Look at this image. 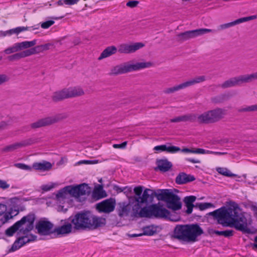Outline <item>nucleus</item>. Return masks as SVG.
I'll return each mask as SVG.
<instances>
[{"mask_svg": "<svg viewBox=\"0 0 257 257\" xmlns=\"http://www.w3.org/2000/svg\"><path fill=\"white\" fill-rule=\"evenodd\" d=\"M208 214L213 216L223 226L234 227L243 233H251L248 227L247 219L241 213V209L234 201H231L228 207H221Z\"/></svg>", "mask_w": 257, "mask_h": 257, "instance_id": "nucleus-1", "label": "nucleus"}, {"mask_svg": "<svg viewBox=\"0 0 257 257\" xmlns=\"http://www.w3.org/2000/svg\"><path fill=\"white\" fill-rule=\"evenodd\" d=\"M141 203L137 202V204L133 207V214L135 217L165 218L173 221H177L178 219L173 218L171 212L163 207V205L153 204L148 206L141 208Z\"/></svg>", "mask_w": 257, "mask_h": 257, "instance_id": "nucleus-2", "label": "nucleus"}, {"mask_svg": "<svg viewBox=\"0 0 257 257\" xmlns=\"http://www.w3.org/2000/svg\"><path fill=\"white\" fill-rule=\"evenodd\" d=\"M71 222L76 229H95L104 226L106 219L95 216L90 211H80L72 217Z\"/></svg>", "mask_w": 257, "mask_h": 257, "instance_id": "nucleus-3", "label": "nucleus"}, {"mask_svg": "<svg viewBox=\"0 0 257 257\" xmlns=\"http://www.w3.org/2000/svg\"><path fill=\"white\" fill-rule=\"evenodd\" d=\"M203 233V229L197 223L178 224L174 229L173 237L178 240L195 242Z\"/></svg>", "mask_w": 257, "mask_h": 257, "instance_id": "nucleus-4", "label": "nucleus"}, {"mask_svg": "<svg viewBox=\"0 0 257 257\" xmlns=\"http://www.w3.org/2000/svg\"><path fill=\"white\" fill-rule=\"evenodd\" d=\"M36 219L34 213H30L23 216L21 220L15 222L5 231L7 236H12L17 232L19 234L27 235L34 227V222Z\"/></svg>", "mask_w": 257, "mask_h": 257, "instance_id": "nucleus-5", "label": "nucleus"}, {"mask_svg": "<svg viewBox=\"0 0 257 257\" xmlns=\"http://www.w3.org/2000/svg\"><path fill=\"white\" fill-rule=\"evenodd\" d=\"M153 65L151 62H141L135 64L125 63L118 65L112 68L110 72V75H117L124 74L130 72L137 71L146 68H149Z\"/></svg>", "mask_w": 257, "mask_h": 257, "instance_id": "nucleus-6", "label": "nucleus"}, {"mask_svg": "<svg viewBox=\"0 0 257 257\" xmlns=\"http://www.w3.org/2000/svg\"><path fill=\"white\" fill-rule=\"evenodd\" d=\"M158 200L166 202L167 207L174 211L180 210L182 207V203L178 195L170 191L169 189H159Z\"/></svg>", "mask_w": 257, "mask_h": 257, "instance_id": "nucleus-7", "label": "nucleus"}, {"mask_svg": "<svg viewBox=\"0 0 257 257\" xmlns=\"http://www.w3.org/2000/svg\"><path fill=\"white\" fill-rule=\"evenodd\" d=\"M67 117L68 114L66 113H60L55 115L43 118L31 123L30 126H26V131H30V128L32 129H37L42 127L50 125L62 120Z\"/></svg>", "mask_w": 257, "mask_h": 257, "instance_id": "nucleus-8", "label": "nucleus"}, {"mask_svg": "<svg viewBox=\"0 0 257 257\" xmlns=\"http://www.w3.org/2000/svg\"><path fill=\"white\" fill-rule=\"evenodd\" d=\"M205 77L204 76H198L195 78H193L192 79L189 80L187 81L181 83L179 85L174 86L172 87L166 88L163 90V92L165 94L173 93L181 89H183L190 86L194 85L197 83L203 82L204 81H205Z\"/></svg>", "mask_w": 257, "mask_h": 257, "instance_id": "nucleus-9", "label": "nucleus"}, {"mask_svg": "<svg viewBox=\"0 0 257 257\" xmlns=\"http://www.w3.org/2000/svg\"><path fill=\"white\" fill-rule=\"evenodd\" d=\"M211 31V29H199L180 33L177 35V37L178 41L184 42Z\"/></svg>", "mask_w": 257, "mask_h": 257, "instance_id": "nucleus-10", "label": "nucleus"}, {"mask_svg": "<svg viewBox=\"0 0 257 257\" xmlns=\"http://www.w3.org/2000/svg\"><path fill=\"white\" fill-rule=\"evenodd\" d=\"M160 194V192H159V189L157 190V192H155L153 190L150 189H146L142 194L141 197H136V201L139 203H146L152 202L155 197H156L158 200L159 198V194Z\"/></svg>", "mask_w": 257, "mask_h": 257, "instance_id": "nucleus-11", "label": "nucleus"}, {"mask_svg": "<svg viewBox=\"0 0 257 257\" xmlns=\"http://www.w3.org/2000/svg\"><path fill=\"white\" fill-rule=\"evenodd\" d=\"M36 238L37 236L33 234H30V235L28 234L27 235H24L22 236H19L13 244L10 251H16L26 243L35 241Z\"/></svg>", "mask_w": 257, "mask_h": 257, "instance_id": "nucleus-12", "label": "nucleus"}, {"mask_svg": "<svg viewBox=\"0 0 257 257\" xmlns=\"http://www.w3.org/2000/svg\"><path fill=\"white\" fill-rule=\"evenodd\" d=\"M53 227V223L48 220H39L36 225L38 232L44 235L54 233Z\"/></svg>", "mask_w": 257, "mask_h": 257, "instance_id": "nucleus-13", "label": "nucleus"}, {"mask_svg": "<svg viewBox=\"0 0 257 257\" xmlns=\"http://www.w3.org/2000/svg\"><path fill=\"white\" fill-rule=\"evenodd\" d=\"M145 45L143 43L140 42L132 44H122L118 46V51L120 53H132L142 48Z\"/></svg>", "mask_w": 257, "mask_h": 257, "instance_id": "nucleus-14", "label": "nucleus"}, {"mask_svg": "<svg viewBox=\"0 0 257 257\" xmlns=\"http://www.w3.org/2000/svg\"><path fill=\"white\" fill-rule=\"evenodd\" d=\"M115 201L110 198L105 200L97 204L96 208L100 212L109 213L114 209Z\"/></svg>", "mask_w": 257, "mask_h": 257, "instance_id": "nucleus-15", "label": "nucleus"}, {"mask_svg": "<svg viewBox=\"0 0 257 257\" xmlns=\"http://www.w3.org/2000/svg\"><path fill=\"white\" fill-rule=\"evenodd\" d=\"M195 177L191 174L184 172L179 173L176 177L175 182L177 184L182 185L188 183L195 180Z\"/></svg>", "mask_w": 257, "mask_h": 257, "instance_id": "nucleus-16", "label": "nucleus"}, {"mask_svg": "<svg viewBox=\"0 0 257 257\" xmlns=\"http://www.w3.org/2000/svg\"><path fill=\"white\" fill-rule=\"evenodd\" d=\"M210 111L213 123L218 122L223 118L226 113L225 110L221 108H216L210 110Z\"/></svg>", "mask_w": 257, "mask_h": 257, "instance_id": "nucleus-17", "label": "nucleus"}, {"mask_svg": "<svg viewBox=\"0 0 257 257\" xmlns=\"http://www.w3.org/2000/svg\"><path fill=\"white\" fill-rule=\"evenodd\" d=\"M67 88L56 91L53 93L52 99L54 102H59L69 98Z\"/></svg>", "mask_w": 257, "mask_h": 257, "instance_id": "nucleus-18", "label": "nucleus"}, {"mask_svg": "<svg viewBox=\"0 0 257 257\" xmlns=\"http://www.w3.org/2000/svg\"><path fill=\"white\" fill-rule=\"evenodd\" d=\"M240 81L239 76H235L231 77L228 80L225 81L220 85V87L222 88L225 89L230 87H234L236 86L240 85Z\"/></svg>", "mask_w": 257, "mask_h": 257, "instance_id": "nucleus-19", "label": "nucleus"}, {"mask_svg": "<svg viewBox=\"0 0 257 257\" xmlns=\"http://www.w3.org/2000/svg\"><path fill=\"white\" fill-rule=\"evenodd\" d=\"M72 224L69 222L65 223L64 225L55 228L53 230L54 233H56L57 236L61 234H68L72 231Z\"/></svg>", "mask_w": 257, "mask_h": 257, "instance_id": "nucleus-20", "label": "nucleus"}, {"mask_svg": "<svg viewBox=\"0 0 257 257\" xmlns=\"http://www.w3.org/2000/svg\"><path fill=\"white\" fill-rule=\"evenodd\" d=\"M196 200V197L193 195L187 196L184 197L183 201L185 206L187 208L186 212L188 214H190L192 212L193 207H195V205L193 203Z\"/></svg>", "mask_w": 257, "mask_h": 257, "instance_id": "nucleus-21", "label": "nucleus"}, {"mask_svg": "<svg viewBox=\"0 0 257 257\" xmlns=\"http://www.w3.org/2000/svg\"><path fill=\"white\" fill-rule=\"evenodd\" d=\"M157 167L155 170L159 169L161 172H166L168 171L172 167V163L167 159L159 160L157 161Z\"/></svg>", "mask_w": 257, "mask_h": 257, "instance_id": "nucleus-22", "label": "nucleus"}, {"mask_svg": "<svg viewBox=\"0 0 257 257\" xmlns=\"http://www.w3.org/2000/svg\"><path fill=\"white\" fill-rule=\"evenodd\" d=\"M32 168L36 170L46 171L50 170L52 168V165L50 162L43 161L42 162L34 163Z\"/></svg>", "mask_w": 257, "mask_h": 257, "instance_id": "nucleus-23", "label": "nucleus"}, {"mask_svg": "<svg viewBox=\"0 0 257 257\" xmlns=\"http://www.w3.org/2000/svg\"><path fill=\"white\" fill-rule=\"evenodd\" d=\"M11 211L14 210L16 213L14 214L16 216L20 212V210L23 211L24 210V206H21V200L17 197H14L11 199Z\"/></svg>", "mask_w": 257, "mask_h": 257, "instance_id": "nucleus-24", "label": "nucleus"}, {"mask_svg": "<svg viewBox=\"0 0 257 257\" xmlns=\"http://www.w3.org/2000/svg\"><path fill=\"white\" fill-rule=\"evenodd\" d=\"M131 209V205L126 202L119 203V207L117 208L118 214L120 217L127 216Z\"/></svg>", "mask_w": 257, "mask_h": 257, "instance_id": "nucleus-25", "label": "nucleus"}, {"mask_svg": "<svg viewBox=\"0 0 257 257\" xmlns=\"http://www.w3.org/2000/svg\"><path fill=\"white\" fill-rule=\"evenodd\" d=\"M106 192L103 189L102 185H98L92 191V196L95 200H99L106 196Z\"/></svg>", "mask_w": 257, "mask_h": 257, "instance_id": "nucleus-26", "label": "nucleus"}, {"mask_svg": "<svg viewBox=\"0 0 257 257\" xmlns=\"http://www.w3.org/2000/svg\"><path fill=\"white\" fill-rule=\"evenodd\" d=\"M197 120L199 123L209 124L213 123V119L211 117L210 110L204 112L197 117Z\"/></svg>", "mask_w": 257, "mask_h": 257, "instance_id": "nucleus-27", "label": "nucleus"}, {"mask_svg": "<svg viewBox=\"0 0 257 257\" xmlns=\"http://www.w3.org/2000/svg\"><path fill=\"white\" fill-rule=\"evenodd\" d=\"M117 51L116 47L114 46H111L106 48L101 53L98 57V60H101L114 54Z\"/></svg>", "mask_w": 257, "mask_h": 257, "instance_id": "nucleus-28", "label": "nucleus"}, {"mask_svg": "<svg viewBox=\"0 0 257 257\" xmlns=\"http://www.w3.org/2000/svg\"><path fill=\"white\" fill-rule=\"evenodd\" d=\"M69 98L80 96L84 94L82 89L80 88H67Z\"/></svg>", "mask_w": 257, "mask_h": 257, "instance_id": "nucleus-29", "label": "nucleus"}, {"mask_svg": "<svg viewBox=\"0 0 257 257\" xmlns=\"http://www.w3.org/2000/svg\"><path fill=\"white\" fill-rule=\"evenodd\" d=\"M195 117V116L193 114L184 115L174 118L171 120V121L172 122L187 121H193Z\"/></svg>", "mask_w": 257, "mask_h": 257, "instance_id": "nucleus-30", "label": "nucleus"}, {"mask_svg": "<svg viewBox=\"0 0 257 257\" xmlns=\"http://www.w3.org/2000/svg\"><path fill=\"white\" fill-rule=\"evenodd\" d=\"M209 234H215L217 235H223L226 237H229L233 235V230H225L223 231H219L214 229H209Z\"/></svg>", "mask_w": 257, "mask_h": 257, "instance_id": "nucleus-31", "label": "nucleus"}, {"mask_svg": "<svg viewBox=\"0 0 257 257\" xmlns=\"http://www.w3.org/2000/svg\"><path fill=\"white\" fill-rule=\"evenodd\" d=\"M79 196L89 195L91 192V188L86 183L77 185Z\"/></svg>", "mask_w": 257, "mask_h": 257, "instance_id": "nucleus-32", "label": "nucleus"}, {"mask_svg": "<svg viewBox=\"0 0 257 257\" xmlns=\"http://www.w3.org/2000/svg\"><path fill=\"white\" fill-rule=\"evenodd\" d=\"M28 57L26 50L23 51L15 53L8 56V59L10 61L19 60L22 58Z\"/></svg>", "mask_w": 257, "mask_h": 257, "instance_id": "nucleus-33", "label": "nucleus"}, {"mask_svg": "<svg viewBox=\"0 0 257 257\" xmlns=\"http://www.w3.org/2000/svg\"><path fill=\"white\" fill-rule=\"evenodd\" d=\"M37 40H34L31 41H24L20 43H17L18 48L20 51L25 49H28L33 47L36 44Z\"/></svg>", "mask_w": 257, "mask_h": 257, "instance_id": "nucleus-34", "label": "nucleus"}, {"mask_svg": "<svg viewBox=\"0 0 257 257\" xmlns=\"http://www.w3.org/2000/svg\"><path fill=\"white\" fill-rule=\"evenodd\" d=\"M228 96L225 94H221L211 98V101L214 104L221 103L228 99Z\"/></svg>", "mask_w": 257, "mask_h": 257, "instance_id": "nucleus-35", "label": "nucleus"}, {"mask_svg": "<svg viewBox=\"0 0 257 257\" xmlns=\"http://www.w3.org/2000/svg\"><path fill=\"white\" fill-rule=\"evenodd\" d=\"M237 111L239 112L256 111H257V104L240 107L237 109Z\"/></svg>", "mask_w": 257, "mask_h": 257, "instance_id": "nucleus-36", "label": "nucleus"}, {"mask_svg": "<svg viewBox=\"0 0 257 257\" xmlns=\"http://www.w3.org/2000/svg\"><path fill=\"white\" fill-rule=\"evenodd\" d=\"M65 188L67 190V193L69 194L74 197H79L77 185L75 186H67L65 187Z\"/></svg>", "mask_w": 257, "mask_h": 257, "instance_id": "nucleus-37", "label": "nucleus"}, {"mask_svg": "<svg viewBox=\"0 0 257 257\" xmlns=\"http://www.w3.org/2000/svg\"><path fill=\"white\" fill-rule=\"evenodd\" d=\"M181 149L177 146L165 144V152L170 154H175L180 151Z\"/></svg>", "mask_w": 257, "mask_h": 257, "instance_id": "nucleus-38", "label": "nucleus"}, {"mask_svg": "<svg viewBox=\"0 0 257 257\" xmlns=\"http://www.w3.org/2000/svg\"><path fill=\"white\" fill-rule=\"evenodd\" d=\"M37 139L35 138H29L19 142L20 148L31 146L37 142Z\"/></svg>", "mask_w": 257, "mask_h": 257, "instance_id": "nucleus-39", "label": "nucleus"}, {"mask_svg": "<svg viewBox=\"0 0 257 257\" xmlns=\"http://www.w3.org/2000/svg\"><path fill=\"white\" fill-rule=\"evenodd\" d=\"M20 148V146L19 143H17L5 147L2 149V151L3 153L10 152L14 151Z\"/></svg>", "mask_w": 257, "mask_h": 257, "instance_id": "nucleus-40", "label": "nucleus"}, {"mask_svg": "<svg viewBox=\"0 0 257 257\" xmlns=\"http://www.w3.org/2000/svg\"><path fill=\"white\" fill-rule=\"evenodd\" d=\"M28 56L43 52L41 45H38L34 47L26 50Z\"/></svg>", "mask_w": 257, "mask_h": 257, "instance_id": "nucleus-41", "label": "nucleus"}, {"mask_svg": "<svg viewBox=\"0 0 257 257\" xmlns=\"http://www.w3.org/2000/svg\"><path fill=\"white\" fill-rule=\"evenodd\" d=\"M214 207V205L212 203L209 202L197 203L195 205V207H198L201 211H203L207 208Z\"/></svg>", "mask_w": 257, "mask_h": 257, "instance_id": "nucleus-42", "label": "nucleus"}, {"mask_svg": "<svg viewBox=\"0 0 257 257\" xmlns=\"http://www.w3.org/2000/svg\"><path fill=\"white\" fill-rule=\"evenodd\" d=\"M156 233V230L154 227L151 226H148L143 228V232L142 233L143 235H149L151 236L154 235Z\"/></svg>", "mask_w": 257, "mask_h": 257, "instance_id": "nucleus-43", "label": "nucleus"}, {"mask_svg": "<svg viewBox=\"0 0 257 257\" xmlns=\"http://www.w3.org/2000/svg\"><path fill=\"white\" fill-rule=\"evenodd\" d=\"M18 51H20V50L18 48L17 43H16L13 46L6 49L4 51V52L6 54H10L11 53H15Z\"/></svg>", "mask_w": 257, "mask_h": 257, "instance_id": "nucleus-44", "label": "nucleus"}, {"mask_svg": "<svg viewBox=\"0 0 257 257\" xmlns=\"http://www.w3.org/2000/svg\"><path fill=\"white\" fill-rule=\"evenodd\" d=\"M12 212L6 211L4 214H3V216L1 219V220L3 222V223H5L8 222L10 219L13 218L15 215H12Z\"/></svg>", "mask_w": 257, "mask_h": 257, "instance_id": "nucleus-45", "label": "nucleus"}, {"mask_svg": "<svg viewBox=\"0 0 257 257\" xmlns=\"http://www.w3.org/2000/svg\"><path fill=\"white\" fill-rule=\"evenodd\" d=\"M14 166L15 167H16V168H18L19 169L24 170L31 171L32 169V167H31L29 165H26L25 164H23V163H16L14 165Z\"/></svg>", "mask_w": 257, "mask_h": 257, "instance_id": "nucleus-46", "label": "nucleus"}, {"mask_svg": "<svg viewBox=\"0 0 257 257\" xmlns=\"http://www.w3.org/2000/svg\"><path fill=\"white\" fill-rule=\"evenodd\" d=\"M217 171L219 174H222L226 177H230L234 176V174L231 173L230 171L226 169L219 168L217 169Z\"/></svg>", "mask_w": 257, "mask_h": 257, "instance_id": "nucleus-47", "label": "nucleus"}, {"mask_svg": "<svg viewBox=\"0 0 257 257\" xmlns=\"http://www.w3.org/2000/svg\"><path fill=\"white\" fill-rule=\"evenodd\" d=\"M29 29L28 27H18L14 29H11L12 30V35L14 34H18L20 33L27 31Z\"/></svg>", "mask_w": 257, "mask_h": 257, "instance_id": "nucleus-48", "label": "nucleus"}, {"mask_svg": "<svg viewBox=\"0 0 257 257\" xmlns=\"http://www.w3.org/2000/svg\"><path fill=\"white\" fill-rule=\"evenodd\" d=\"M241 85L243 83L251 82V80L248 74L239 75Z\"/></svg>", "mask_w": 257, "mask_h": 257, "instance_id": "nucleus-49", "label": "nucleus"}, {"mask_svg": "<svg viewBox=\"0 0 257 257\" xmlns=\"http://www.w3.org/2000/svg\"><path fill=\"white\" fill-rule=\"evenodd\" d=\"M67 194H68V193H67V190L65 188V187L58 191L56 194V197L58 198H65Z\"/></svg>", "mask_w": 257, "mask_h": 257, "instance_id": "nucleus-50", "label": "nucleus"}, {"mask_svg": "<svg viewBox=\"0 0 257 257\" xmlns=\"http://www.w3.org/2000/svg\"><path fill=\"white\" fill-rule=\"evenodd\" d=\"M144 187L141 186L136 187L134 189V192L136 195V197H141L143 191Z\"/></svg>", "mask_w": 257, "mask_h": 257, "instance_id": "nucleus-51", "label": "nucleus"}, {"mask_svg": "<svg viewBox=\"0 0 257 257\" xmlns=\"http://www.w3.org/2000/svg\"><path fill=\"white\" fill-rule=\"evenodd\" d=\"M55 22L53 20H49L46 22H44L41 24V27L43 29H48L52 25L54 24Z\"/></svg>", "mask_w": 257, "mask_h": 257, "instance_id": "nucleus-52", "label": "nucleus"}, {"mask_svg": "<svg viewBox=\"0 0 257 257\" xmlns=\"http://www.w3.org/2000/svg\"><path fill=\"white\" fill-rule=\"evenodd\" d=\"M98 160H81L78 162L79 164H95L98 163Z\"/></svg>", "mask_w": 257, "mask_h": 257, "instance_id": "nucleus-53", "label": "nucleus"}, {"mask_svg": "<svg viewBox=\"0 0 257 257\" xmlns=\"http://www.w3.org/2000/svg\"><path fill=\"white\" fill-rule=\"evenodd\" d=\"M165 145L157 146L154 148L153 150L154 151H156V153H161L165 152Z\"/></svg>", "mask_w": 257, "mask_h": 257, "instance_id": "nucleus-54", "label": "nucleus"}, {"mask_svg": "<svg viewBox=\"0 0 257 257\" xmlns=\"http://www.w3.org/2000/svg\"><path fill=\"white\" fill-rule=\"evenodd\" d=\"M10 78L6 74H0V85L8 82Z\"/></svg>", "mask_w": 257, "mask_h": 257, "instance_id": "nucleus-55", "label": "nucleus"}, {"mask_svg": "<svg viewBox=\"0 0 257 257\" xmlns=\"http://www.w3.org/2000/svg\"><path fill=\"white\" fill-rule=\"evenodd\" d=\"M126 145H127V142L125 141L121 144H113V147L115 149H123L126 148Z\"/></svg>", "mask_w": 257, "mask_h": 257, "instance_id": "nucleus-56", "label": "nucleus"}, {"mask_svg": "<svg viewBox=\"0 0 257 257\" xmlns=\"http://www.w3.org/2000/svg\"><path fill=\"white\" fill-rule=\"evenodd\" d=\"M233 22L225 23L220 25L219 27L220 29L224 30L234 26Z\"/></svg>", "mask_w": 257, "mask_h": 257, "instance_id": "nucleus-57", "label": "nucleus"}, {"mask_svg": "<svg viewBox=\"0 0 257 257\" xmlns=\"http://www.w3.org/2000/svg\"><path fill=\"white\" fill-rule=\"evenodd\" d=\"M42 52H44L45 51L49 50L51 47H52L53 46V44L52 43H47L43 45H40Z\"/></svg>", "mask_w": 257, "mask_h": 257, "instance_id": "nucleus-58", "label": "nucleus"}, {"mask_svg": "<svg viewBox=\"0 0 257 257\" xmlns=\"http://www.w3.org/2000/svg\"><path fill=\"white\" fill-rule=\"evenodd\" d=\"M139 2L137 1H130L126 3V5L130 8H135L137 6Z\"/></svg>", "mask_w": 257, "mask_h": 257, "instance_id": "nucleus-59", "label": "nucleus"}, {"mask_svg": "<svg viewBox=\"0 0 257 257\" xmlns=\"http://www.w3.org/2000/svg\"><path fill=\"white\" fill-rule=\"evenodd\" d=\"M247 21V20L246 17H243V18L238 19L233 22L234 25L235 26L236 25H238L239 24L244 23V22H245Z\"/></svg>", "mask_w": 257, "mask_h": 257, "instance_id": "nucleus-60", "label": "nucleus"}, {"mask_svg": "<svg viewBox=\"0 0 257 257\" xmlns=\"http://www.w3.org/2000/svg\"><path fill=\"white\" fill-rule=\"evenodd\" d=\"M10 187V185L8 184L6 181L0 179V188L3 189H6Z\"/></svg>", "mask_w": 257, "mask_h": 257, "instance_id": "nucleus-61", "label": "nucleus"}, {"mask_svg": "<svg viewBox=\"0 0 257 257\" xmlns=\"http://www.w3.org/2000/svg\"><path fill=\"white\" fill-rule=\"evenodd\" d=\"M7 210V206L6 204L0 203V215H3Z\"/></svg>", "mask_w": 257, "mask_h": 257, "instance_id": "nucleus-62", "label": "nucleus"}, {"mask_svg": "<svg viewBox=\"0 0 257 257\" xmlns=\"http://www.w3.org/2000/svg\"><path fill=\"white\" fill-rule=\"evenodd\" d=\"M193 153L204 154L208 153H207V151H206L203 149L198 148L195 150H193Z\"/></svg>", "mask_w": 257, "mask_h": 257, "instance_id": "nucleus-63", "label": "nucleus"}, {"mask_svg": "<svg viewBox=\"0 0 257 257\" xmlns=\"http://www.w3.org/2000/svg\"><path fill=\"white\" fill-rule=\"evenodd\" d=\"M12 30H9L6 31H0V37H5L7 35H12Z\"/></svg>", "mask_w": 257, "mask_h": 257, "instance_id": "nucleus-64", "label": "nucleus"}]
</instances>
